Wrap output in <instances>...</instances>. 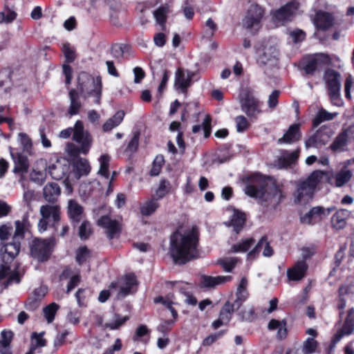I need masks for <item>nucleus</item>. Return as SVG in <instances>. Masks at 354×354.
Listing matches in <instances>:
<instances>
[{
	"mask_svg": "<svg viewBox=\"0 0 354 354\" xmlns=\"http://www.w3.org/2000/svg\"><path fill=\"white\" fill-rule=\"evenodd\" d=\"M350 215V212L341 209L336 212V213L331 218V224L333 228L336 230H342L345 227L346 225V219Z\"/></svg>",
	"mask_w": 354,
	"mask_h": 354,
	"instance_id": "31",
	"label": "nucleus"
},
{
	"mask_svg": "<svg viewBox=\"0 0 354 354\" xmlns=\"http://www.w3.org/2000/svg\"><path fill=\"white\" fill-rule=\"evenodd\" d=\"M329 62V57L324 54L318 55L313 58L309 59L306 66L304 71L306 74H313L317 70H319L325 64Z\"/></svg>",
	"mask_w": 354,
	"mask_h": 354,
	"instance_id": "19",
	"label": "nucleus"
},
{
	"mask_svg": "<svg viewBox=\"0 0 354 354\" xmlns=\"http://www.w3.org/2000/svg\"><path fill=\"white\" fill-rule=\"evenodd\" d=\"M129 319V317L127 315L122 316L114 313L112 315V319L106 322L104 326L111 330H116L124 324V323Z\"/></svg>",
	"mask_w": 354,
	"mask_h": 354,
	"instance_id": "38",
	"label": "nucleus"
},
{
	"mask_svg": "<svg viewBox=\"0 0 354 354\" xmlns=\"http://www.w3.org/2000/svg\"><path fill=\"white\" fill-rule=\"evenodd\" d=\"M11 75L12 72L7 69L0 71V88H3L5 92L12 86Z\"/></svg>",
	"mask_w": 354,
	"mask_h": 354,
	"instance_id": "44",
	"label": "nucleus"
},
{
	"mask_svg": "<svg viewBox=\"0 0 354 354\" xmlns=\"http://www.w3.org/2000/svg\"><path fill=\"white\" fill-rule=\"evenodd\" d=\"M225 333L224 330H221L217 333H212L206 337L202 342V346H209L220 339Z\"/></svg>",
	"mask_w": 354,
	"mask_h": 354,
	"instance_id": "55",
	"label": "nucleus"
},
{
	"mask_svg": "<svg viewBox=\"0 0 354 354\" xmlns=\"http://www.w3.org/2000/svg\"><path fill=\"white\" fill-rule=\"evenodd\" d=\"M317 347V342L313 338L308 337L304 343L302 353L310 354L315 351Z\"/></svg>",
	"mask_w": 354,
	"mask_h": 354,
	"instance_id": "53",
	"label": "nucleus"
},
{
	"mask_svg": "<svg viewBox=\"0 0 354 354\" xmlns=\"http://www.w3.org/2000/svg\"><path fill=\"white\" fill-rule=\"evenodd\" d=\"M299 3L297 1H291L274 12V17L277 21H286L290 20V17L298 9Z\"/></svg>",
	"mask_w": 354,
	"mask_h": 354,
	"instance_id": "21",
	"label": "nucleus"
},
{
	"mask_svg": "<svg viewBox=\"0 0 354 354\" xmlns=\"http://www.w3.org/2000/svg\"><path fill=\"white\" fill-rule=\"evenodd\" d=\"M47 292L46 287H39L36 288L32 295L28 298L26 303V307L29 310H35L41 307V301L44 297Z\"/></svg>",
	"mask_w": 354,
	"mask_h": 354,
	"instance_id": "26",
	"label": "nucleus"
},
{
	"mask_svg": "<svg viewBox=\"0 0 354 354\" xmlns=\"http://www.w3.org/2000/svg\"><path fill=\"white\" fill-rule=\"evenodd\" d=\"M66 209L73 227H76L85 217L84 207L76 200H68Z\"/></svg>",
	"mask_w": 354,
	"mask_h": 354,
	"instance_id": "13",
	"label": "nucleus"
},
{
	"mask_svg": "<svg viewBox=\"0 0 354 354\" xmlns=\"http://www.w3.org/2000/svg\"><path fill=\"white\" fill-rule=\"evenodd\" d=\"M24 226L19 221H15V230L13 241L2 246L0 252L3 264L0 267V285L4 288L14 283H19L21 281L19 266L14 263L9 265L18 255L20 250L19 241L23 239Z\"/></svg>",
	"mask_w": 354,
	"mask_h": 354,
	"instance_id": "1",
	"label": "nucleus"
},
{
	"mask_svg": "<svg viewBox=\"0 0 354 354\" xmlns=\"http://www.w3.org/2000/svg\"><path fill=\"white\" fill-rule=\"evenodd\" d=\"M70 106L68 110V113L70 115H74L79 113L82 108V103L80 102V94L75 89H71L68 93Z\"/></svg>",
	"mask_w": 354,
	"mask_h": 354,
	"instance_id": "33",
	"label": "nucleus"
},
{
	"mask_svg": "<svg viewBox=\"0 0 354 354\" xmlns=\"http://www.w3.org/2000/svg\"><path fill=\"white\" fill-rule=\"evenodd\" d=\"M30 180L38 185H41L46 180V174L39 171L32 170L30 175Z\"/></svg>",
	"mask_w": 354,
	"mask_h": 354,
	"instance_id": "57",
	"label": "nucleus"
},
{
	"mask_svg": "<svg viewBox=\"0 0 354 354\" xmlns=\"http://www.w3.org/2000/svg\"><path fill=\"white\" fill-rule=\"evenodd\" d=\"M279 59L278 49L271 45H266L259 50L257 62L259 66L271 68L277 64Z\"/></svg>",
	"mask_w": 354,
	"mask_h": 354,
	"instance_id": "10",
	"label": "nucleus"
},
{
	"mask_svg": "<svg viewBox=\"0 0 354 354\" xmlns=\"http://www.w3.org/2000/svg\"><path fill=\"white\" fill-rule=\"evenodd\" d=\"M98 225L106 229V234L109 239H113L120 232V223L112 220L107 216H102L97 221Z\"/></svg>",
	"mask_w": 354,
	"mask_h": 354,
	"instance_id": "18",
	"label": "nucleus"
},
{
	"mask_svg": "<svg viewBox=\"0 0 354 354\" xmlns=\"http://www.w3.org/2000/svg\"><path fill=\"white\" fill-rule=\"evenodd\" d=\"M230 313L231 311L221 312L219 318L212 322V326L213 328L217 329L221 326L226 324L230 318Z\"/></svg>",
	"mask_w": 354,
	"mask_h": 354,
	"instance_id": "52",
	"label": "nucleus"
},
{
	"mask_svg": "<svg viewBox=\"0 0 354 354\" xmlns=\"http://www.w3.org/2000/svg\"><path fill=\"white\" fill-rule=\"evenodd\" d=\"M118 290L115 289V296L118 299L123 298L136 291L137 281L133 274H126L120 281Z\"/></svg>",
	"mask_w": 354,
	"mask_h": 354,
	"instance_id": "12",
	"label": "nucleus"
},
{
	"mask_svg": "<svg viewBox=\"0 0 354 354\" xmlns=\"http://www.w3.org/2000/svg\"><path fill=\"white\" fill-rule=\"evenodd\" d=\"M236 298L233 302L227 301L225 303V310H230V308H231V310H239L247 298L244 294H236Z\"/></svg>",
	"mask_w": 354,
	"mask_h": 354,
	"instance_id": "48",
	"label": "nucleus"
},
{
	"mask_svg": "<svg viewBox=\"0 0 354 354\" xmlns=\"http://www.w3.org/2000/svg\"><path fill=\"white\" fill-rule=\"evenodd\" d=\"M70 166L68 163L62 164L60 162H57L48 167V173L53 179L59 180L67 175Z\"/></svg>",
	"mask_w": 354,
	"mask_h": 354,
	"instance_id": "28",
	"label": "nucleus"
},
{
	"mask_svg": "<svg viewBox=\"0 0 354 354\" xmlns=\"http://www.w3.org/2000/svg\"><path fill=\"white\" fill-rule=\"evenodd\" d=\"M167 313L161 315L160 324L157 327V330L164 336L171 329L178 317L177 311H165Z\"/></svg>",
	"mask_w": 354,
	"mask_h": 354,
	"instance_id": "20",
	"label": "nucleus"
},
{
	"mask_svg": "<svg viewBox=\"0 0 354 354\" xmlns=\"http://www.w3.org/2000/svg\"><path fill=\"white\" fill-rule=\"evenodd\" d=\"M330 136V130L319 129L305 142L306 147L319 148L329 141Z\"/></svg>",
	"mask_w": 354,
	"mask_h": 354,
	"instance_id": "16",
	"label": "nucleus"
},
{
	"mask_svg": "<svg viewBox=\"0 0 354 354\" xmlns=\"http://www.w3.org/2000/svg\"><path fill=\"white\" fill-rule=\"evenodd\" d=\"M139 137H140L139 132H135L133 138H131V141L128 144V146L126 149V151H128V152H130L131 153H132L137 150V149L138 147V143H139Z\"/></svg>",
	"mask_w": 354,
	"mask_h": 354,
	"instance_id": "62",
	"label": "nucleus"
},
{
	"mask_svg": "<svg viewBox=\"0 0 354 354\" xmlns=\"http://www.w3.org/2000/svg\"><path fill=\"white\" fill-rule=\"evenodd\" d=\"M36 195L34 190L26 189L24 192L23 201L29 210H32V202L35 201Z\"/></svg>",
	"mask_w": 354,
	"mask_h": 354,
	"instance_id": "56",
	"label": "nucleus"
},
{
	"mask_svg": "<svg viewBox=\"0 0 354 354\" xmlns=\"http://www.w3.org/2000/svg\"><path fill=\"white\" fill-rule=\"evenodd\" d=\"M299 157V151L292 152L286 151L283 153L282 156L278 158L275 162L274 166L278 169L287 168L292 164H294Z\"/></svg>",
	"mask_w": 354,
	"mask_h": 354,
	"instance_id": "29",
	"label": "nucleus"
},
{
	"mask_svg": "<svg viewBox=\"0 0 354 354\" xmlns=\"http://www.w3.org/2000/svg\"><path fill=\"white\" fill-rule=\"evenodd\" d=\"M79 227L78 234L82 240L87 239L92 234L91 224L89 221L83 219Z\"/></svg>",
	"mask_w": 354,
	"mask_h": 354,
	"instance_id": "45",
	"label": "nucleus"
},
{
	"mask_svg": "<svg viewBox=\"0 0 354 354\" xmlns=\"http://www.w3.org/2000/svg\"><path fill=\"white\" fill-rule=\"evenodd\" d=\"M12 231L13 227L10 224L2 225L0 227V239L1 241L7 240Z\"/></svg>",
	"mask_w": 354,
	"mask_h": 354,
	"instance_id": "63",
	"label": "nucleus"
},
{
	"mask_svg": "<svg viewBox=\"0 0 354 354\" xmlns=\"http://www.w3.org/2000/svg\"><path fill=\"white\" fill-rule=\"evenodd\" d=\"M245 193L259 199L266 206H276L283 197L281 189L274 182L259 174H255L251 178L245 188Z\"/></svg>",
	"mask_w": 354,
	"mask_h": 354,
	"instance_id": "3",
	"label": "nucleus"
},
{
	"mask_svg": "<svg viewBox=\"0 0 354 354\" xmlns=\"http://www.w3.org/2000/svg\"><path fill=\"white\" fill-rule=\"evenodd\" d=\"M245 221V214L235 212L231 219V225L234 227L236 233H239L243 228Z\"/></svg>",
	"mask_w": 354,
	"mask_h": 354,
	"instance_id": "42",
	"label": "nucleus"
},
{
	"mask_svg": "<svg viewBox=\"0 0 354 354\" xmlns=\"http://www.w3.org/2000/svg\"><path fill=\"white\" fill-rule=\"evenodd\" d=\"M164 162L165 160L163 156L159 155L156 157L153 162L152 167L150 171L151 176H156L160 174Z\"/></svg>",
	"mask_w": 354,
	"mask_h": 354,
	"instance_id": "50",
	"label": "nucleus"
},
{
	"mask_svg": "<svg viewBox=\"0 0 354 354\" xmlns=\"http://www.w3.org/2000/svg\"><path fill=\"white\" fill-rule=\"evenodd\" d=\"M198 231L196 227L184 234L174 232L171 236V254L174 262L184 264L198 258Z\"/></svg>",
	"mask_w": 354,
	"mask_h": 354,
	"instance_id": "2",
	"label": "nucleus"
},
{
	"mask_svg": "<svg viewBox=\"0 0 354 354\" xmlns=\"http://www.w3.org/2000/svg\"><path fill=\"white\" fill-rule=\"evenodd\" d=\"M11 156L15 162L14 173H26L28 171L29 163L27 156L19 153H11Z\"/></svg>",
	"mask_w": 354,
	"mask_h": 354,
	"instance_id": "30",
	"label": "nucleus"
},
{
	"mask_svg": "<svg viewBox=\"0 0 354 354\" xmlns=\"http://www.w3.org/2000/svg\"><path fill=\"white\" fill-rule=\"evenodd\" d=\"M352 129L351 127L344 129L335 138L334 141L330 146V149L334 152H343L346 150Z\"/></svg>",
	"mask_w": 354,
	"mask_h": 354,
	"instance_id": "17",
	"label": "nucleus"
},
{
	"mask_svg": "<svg viewBox=\"0 0 354 354\" xmlns=\"http://www.w3.org/2000/svg\"><path fill=\"white\" fill-rule=\"evenodd\" d=\"M41 218L38 223V228L40 232L47 230L48 223H52L54 226L60 221L61 209L57 205H43L39 209Z\"/></svg>",
	"mask_w": 354,
	"mask_h": 354,
	"instance_id": "7",
	"label": "nucleus"
},
{
	"mask_svg": "<svg viewBox=\"0 0 354 354\" xmlns=\"http://www.w3.org/2000/svg\"><path fill=\"white\" fill-rule=\"evenodd\" d=\"M334 18L333 15L326 12L319 11L316 13L313 19L315 26L322 30H326L333 25Z\"/></svg>",
	"mask_w": 354,
	"mask_h": 354,
	"instance_id": "24",
	"label": "nucleus"
},
{
	"mask_svg": "<svg viewBox=\"0 0 354 354\" xmlns=\"http://www.w3.org/2000/svg\"><path fill=\"white\" fill-rule=\"evenodd\" d=\"M301 137L299 124L291 125L283 136L278 140V143H291L299 140Z\"/></svg>",
	"mask_w": 354,
	"mask_h": 354,
	"instance_id": "34",
	"label": "nucleus"
},
{
	"mask_svg": "<svg viewBox=\"0 0 354 354\" xmlns=\"http://www.w3.org/2000/svg\"><path fill=\"white\" fill-rule=\"evenodd\" d=\"M61 194V188L56 183H48L43 188V197L48 203H55Z\"/></svg>",
	"mask_w": 354,
	"mask_h": 354,
	"instance_id": "22",
	"label": "nucleus"
},
{
	"mask_svg": "<svg viewBox=\"0 0 354 354\" xmlns=\"http://www.w3.org/2000/svg\"><path fill=\"white\" fill-rule=\"evenodd\" d=\"M351 89L354 90V79L353 78L351 75H348L344 83V92L345 97L346 99H351Z\"/></svg>",
	"mask_w": 354,
	"mask_h": 354,
	"instance_id": "59",
	"label": "nucleus"
},
{
	"mask_svg": "<svg viewBox=\"0 0 354 354\" xmlns=\"http://www.w3.org/2000/svg\"><path fill=\"white\" fill-rule=\"evenodd\" d=\"M263 247H264L263 255L266 257H271L273 254V250L270 246L269 243L267 241L266 236H262L254 248L248 253V259H254Z\"/></svg>",
	"mask_w": 354,
	"mask_h": 354,
	"instance_id": "27",
	"label": "nucleus"
},
{
	"mask_svg": "<svg viewBox=\"0 0 354 354\" xmlns=\"http://www.w3.org/2000/svg\"><path fill=\"white\" fill-rule=\"evenodd\" d=\"M157 198H152L140 205V212L143 216H150L159 207Z\"/></svg>",
	"mask_w": 354,
	"mask_h": 354,
	"instance_id": "40",
	"label": "nucleus"
},
{
	"mask_svg": "<svg viewBox=\"0 0 354 354\" xmlns=\"http://www.w3.org/2000/svg\"><path fill=\"white\" fill-rule=\"evenodd\" d=\"M254 239H247L244 241H243L241 243L235 244L232 246V250L235 252H246L248 251L250 247L254 244Z\"/></svg>",
	"mask_w": 354,
	"mask_h": 354,
	"instance_id": "51",
	"label": "nucleus"
},
{
	"mask_svg": "<svg viewBox=\"0 0 354 354\" xmlns=\"http://www.w3.org/2000/svg\"><path fill=\"white\" fill-rule=\"evenodd\" d=\"M124 117V112L123 111H118L111 118H109L102 127L104 131H109L114 127H118L123 120Z\"/></svg>",
	"mask_w": 354,
	"mask_h": 354,
	"instance_id": "37",
	"label": "nucleus"
},
{
	"mask_svg": "<svg viewBox=\"0 0 354 354\" xmlns=\"http://www.w3.org/2000/svg\"><path fill=\"white\" fill-rule=\"evenodd\" d=\"M73 134V139L80 145V147H76L73 144H69L67 146L68 152L73 156H77L79 153L86 154L91 145V138L89 133L84 131L83 123L81 121H77L74 129L68 128L62 130L59 133V137L62 138H68Z\"/></svg>",
	"mask_w": 354,
	"mask_h": 354,
	"instance_id": "4",
	"label": "nucleus"
},
{
	"mask_svg": "<svg viewBox=\"0 0 354 354\" xmlns=\"http://www.w3.org/2000/svg\"><path fill=\"white\" fill-rule=\"evenodd\" d=\"M280 95V91L277 90H274L272 92V93L269 95L268 100V107L271 109H274L277 107L278 104V99Z\"/></svg>",
	"mask_w": 354,
	"mask_h": 354,
	"instance_id": "64",
	"label": "nucleus"
},
{
	"mask_svg": "<svg viewBox=\"0 0 354 354\" xmlns=\"http://www.w3.org/2000/svg\"><path fill=\"white\" fill-rule=\"evenodd\" d=\"M55 243L54 237L46 239H35L30 244L31 256L40 261H46Z\"/></svg>",
	"mask_w": 354,
	"mask_h": 354,
	"instance_id": "8",
	"label": "nucleus"
},
{
	"mask_svg": "<svg viewBox=\"0 0 354 354\" xmlns=\"http://www.w3.org/2000/svg\"><path fill=\"white\" fill-rule=\"evenodd\" d=\"M77 88L84 98L93 96L95 103H100L102 82L100 77L94 78L86 72H82L77 77Z\"/></svg>",
	"mask_w": 354,
	"mask_h": 354,
	"instance_id": "6",
	"label": "nucleus"
},
{
	"mask_svg": "<svg viewBox=\"0 0 354 354\" xmlns=\"http://www.w3.org/2000/svg\"><path fill=\"white\" fill-rule=\"evenodd\" d=\"M230 276H203L201 279V286L204 288H214L216 286L223 284L231 280Z\"/></svg>",
	"mask_w": 354,
	"mask_h": 354,
	"instance_id": "32",
	"label": "nucleus"
},
{
	"mask_svg": "<svg viewBox=\"0 0 354 354\" xmlns=\"http://www.w3.org/2000/svg\"><path fill=\"white\" fill-rule=\"evenodd\" d=\"M268 327L269 330H278L277 337L279 339H283L287 336L286 322L284 320L279 321L272 319L270 321Z\"/></svg>",
	"mask_w": 354,
	"mask_h": 354,
	"instance_id": "36",
	"label": "nucleus"
},
{
	"mask_svg": "<svg viewBox=\"0 0 354 354\" xmlns=\"http://www.w3.org/2000/svg\"><path fill=\"white\" fill-rule=\"evenodd\" d=\"M263 12V9L261 6H251L243 19V26L251 31H257L261 27Z\"/></svg>",
	"mask_w": 354,
	"mask_h": 354,
	"instance_id": "11",
	"label": "nucleus"
},
{
	"mask_svg": "<svg viewBox=\"0 0 354 354\" xmlns=\"http://www.w3.org/2000/svg\"><path fill=\"white\" fill-rule=\"evenodd\" d=\"M171 185L169 180L162 179L160 181L159 186L156 191L157 199L163 198L171 190Z\"/></svg>",
	"mask_w": 354,
	"mask_h": 354,
	"instance_id": "46",
	"label": "nucleus"
},
{
	"mask_svg": "<svg viewBox=\"0 0 354 354\" xmlns=\"http://www.w3.org/2000/svg\"><path fill=\"white\" fill-rule=\"evenodd\" d=\"M100 161V169L98 171V174L101 175L102 176L104 177L106 179L109 178V162H110V157L106 155H102L99 158Z\"/></svg>",
	"mask_w": 354,
	"mask_h": 354,
	"instance_id": "43",
	"label": "nucleus"
},
{
	"mask_svg": "<svg viewBox=\"0 0 354 354\" xmlns=\"http://www.w3.org/2000/svg\"><path fill=\"white\" fill-rule=\"evenodd\" d=\"M337 115V113H329L324 109H321L313 120V127H316L322 122L332 120Z\"/></svg>",
	"mask_w": 354,
	"mask_h": 354,
	"instance_id": "41",
	"label": "nucleus"
},
{
	"mask_svg": "<svg viewBox=\"0 0 354 354\" xmlns=\"http://www.w3.org/2000/svg\"><path fill=\"white\" fill-rule=\"evenodd\" d=\"M346 318L342 327L337 330L332 339V344L335 346L344 336L351 335L354 329V311H346Z\"/></svg>",
	"mask_w": 354,
	"mask_h": 354,
	"instance_id": "14",
	"label": "nucleus"
},
{
	"mask_svg": "<svg viewBox=\"0 0 354 354\" xmlns=\"http://www.w3.org/2000/svg\"><path fill=\"white\" fill-rule=\"evenodd\" d=\"M169 12V7L167 4L160 6L156 10L153 11V17L156 22L160 24L162 30L165 29V24L167 21V15Z\"/></svg>",
	"mask_w": 354,
	"mask_h": 354,
	"instance_id": "39",
	"label": "nucleus"
},
{
	"mask_svg": "<svg viewBox=\"0 0 354 354\" xmlns=\"http://www.w3.org/2000/svg\"><path fill=\"white\" fill-rule=\"evenodd\" d=\"M44 335V332H41L37 333L34 332L31 335V346L34 348H37V347H44L46 344V341L43 338Z\"/></svg>",
	"mask_w": 354,
	"mask_h": 354,
	"instance_id": "49",
	"label": "nucleus"
},
{
	"mask_svg": "<svg viewBox=\"0 0 354 354\" xmlns=\"http://www.w3.org/2000/svg\"><path fill=\"white\" fill-rule=\"evenodd\" d=\"M195 75V72L178 68L175 74L174 86L176 89H180L183 93H185Z\"/></svg>",
	"mask_w": 354,
	"mask_h": 354,
	"instance_id": "15",
	"label": "nucleus"
},
{
	"mask_svg": "<svg viewBox=\"0 0 354 354\" xmlns=\"http://www.w3.org/2000/svg\"><path fill=\"white\" fill-rule=\"evenodd\" d=\"M340 91L341 90L328 91L330 101L335 106H340L343 104Z\"/></svg>",
	"mask_w": 354,
	"mask_h": 354,
	"instance_id": "60",
	"label": "nucleus"
},
{
	"mask_svg": "<svg viewBox=\"0 0 354 354\" xmlns=\"http://www.w3.org/2000/svg\"><path fill=\"white\" fill-rule=\"evenodd\" d=\"M91 171V166L88 161L85 158H80L74 163V173L77 178L83 176H87Z\"/></svg>",
	"mask_w": 354,
	"mask_h": 354,
	"instance_id": "35",
	"label": "nucleus"
},
{
	"mask_svg": "<svg viewBox=\"0 0 354 354\" xmlns=\"http://www.w3.org/2000/svg\"><path fill=\"white\" fill-rule=\"evenodd\" d=\"M324 173L320 170L314 171L305 180L298 181L293 194L294 203H306L313 198L315 189L321 182Z\"/></svg>",
	"mask_w": 354,
	"mask_h": 354,
	"instance_id": "5",
	"label": "nucleus"
},
{
	"mask_svg": "<svg viewBox=\"0 0 354 354\" xmlns=\"http://www.w3.org/2000/svg\"><path fill=\"white\" fill-rule=\"evenodd\" d=\"M324 78L328 91L341 90V75L339 73L329 68L325 71Z\"/></svg>",
	"mask_w": 354,
	"mask_h": 354,
	"instance_id": "23",
	"label": "nucleus"
},
{
	"mask_svg": "<svg viewBox=\"0 0 354 354\" xmlns=\"http://www.w3.org/2000/svg\"><path fill=\"white\" fill-rule=\"evenodd\" d=\"M236 131L239 133L246 131L250 124L247 118L243 115H239L235 118Z\"/></svg>",
	"mask_w": 354,
	"mask_h": 354,
	"instance_id": "54",
	"label": "nucleus"
},
{
	"mask_svg": "<svg viewBox=\"0 0 354 354\" xmlns=\"http://www.w3.org/2000/svg\"><path fill=\"white\" fill-rule=\"evenodd\" d=\"M307 270V263L304 261H298L292 268L288 270V278L292 281H299L305 277Z\"/></svg>",
	"mask_w": 354,
	"mask_h": 354,
	"instance_id": "25",
	"label": "nucleus"
},
{
	"mask_svg": "<svg viewBox=\"0 0 354 354\" xmlns=\"http://www.w3.org/2000/svg\"><path fill=\"white\" fill-rule=\"evenodd\" d=\"M241 110L250 120H256L261 113L260 102L249 91H245L241 100Z\"/></svg>",
	"mask_w": 354,
	"mask_h": 354,
	"instance_id": "9",
	"label": "nucleus"
},
{
	"mask_svg": "<svg viewBox=\"0 0 354 354\" xmlns=\"http://www.w3.org/2000/svg\"><path fill=\"white\" fill-rule=\"evenodd\" d=\"M109 288L110 290H104L100 292L98 297V300L100 302H105L108 299L111 294L113 295L115 293V288H117V283H111Z\"/></svg>",
	"mask_w": 354,
	"mask_h": 354,
	"instance_id": "61",
	"label": "nucleus"
},
{
	"mask_svg": "<svg viewBox=\"0 0 354 354\" xmlns=\"http://www.w3.org/2000/svg\"><path fill=\"white\" fill-rule=\"evenodd\" d=\"M89 256L88 249L86 246L82 247L77 251L76 261L82 265L88 259Z\"/></svg>",
	"mask_w": 354,
	"mask_h": 354,
	"instance_id": "58",
	"label": "nucleus"
},
{
	"mask_svg": "<svg viewBox=\"0 0 354 354\" xmlns=\"http://www.w3.org/2000/svg\"><path fill=\"white\" fill-rule=\"evenodd\" d=\"M352 177V172L350 170H342L335 177L337 187H342L350 180Z\"/></svg>",
	"mask_w": 354,
	"mask_h": 354,
	"instance_id": "47",
	"label": "nucleus"
}]
</instances>
